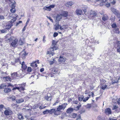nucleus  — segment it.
<instances>
[{"instance_id":"obj_1","label":"nucleus","mask_w":120,"mask_h":120,"mask_svg":"<svg viewBox=\"0 0 120 120\" xmlns=\"http://www.w3.org/2000/svg\"><path fill=\"white\" fill-rule=\"evenodd\" d=\"M67 105V103H64L62 105H59L57 108L56 110L54 109V114L57 116L60 115L61 112V110L64 109Z\"/></svg>"},{"instance_id":"obj_2","label":"nucleus","mask_w":120,"mask_h":120,"mask_svg":"<svg viewBox=\"0 0 120 120\" xmlns=\"http://www.w3.org/2000/svg\"><path fill=\"white\" fill-rule=\"evenodd\" d=\"M56 44V42L54 41H53L52 43V47L49 49V50L47 51V54L51 55L52 56L55 54L54 52V50L57 49L56 47L55 46Z\"/></svg>"},{"instance_id":"obj_3","label":"nucleus","mask_w":120,"mask_h":120,"mask_svg":"<svg viewBox=\"0 0 120 120\" xmlns=\"http://www.w3.org/2000/svg\"><path fill=\"white\" fill-rule=\"evenodd\" d=\"M5 110L4 111V113L6 116L11 115L12 114V112L9 108L4 107Z\"/></svg>"},{"instance_id":"obj_4","label":"nucleus","mask_w":120,"mask_h":120,"mask_svg":"<svg viewBox=\"0 0 120 120\" xmlns=\"http://www.w3.org/2000/svg\"><path fill=\"white\" fill-rule=\"evenodd\" d=\"M55 29L56 30H58L59 29L61 30H63L66 29V28L64 27L63 26H61L60 25H59V22H56L55 25Z\"/></svg>"},{"instance_id":"obj_5","label":"nucleus","mask_w":120,"mask_h":120,"mask_svg":"<svg viewBox=\"0 0 120 120\" xmlns=\"http://www.w3.org/2000/svg\"><path fill=\"white\" fill-rule=\"evenodd\" d=\"M111 10L114 13L117 15L118 17H120V14L118 11L113 8H111Z\"/></svg>"},{"instance_id":"obj_6","label":"nucleus","mask_w":120,"mask_h":120,"mask_svg":"<svg viewBox=\"0 0 120 120\" xmlns=\"http://www.w3.org/2000/svg\"><path fill=\"white\" fill-rule=\"evenodd\" d=\"M54 109H52L50 110L47 109L43 112V113L44 114H48V113L50 114H52L53 113H54Z\"/></svg>"},{"instance_id":"obj_7","label":"nucleus","mask_w":120,"mask_h":120,"mask_svg":"<svg viewBox=\"0 0 120 120\" xmlns=\"http://www.w3.org/2000/svg\"><path fill=\"white\" fill-rule=\"evenodd\" d=\"M18 41L17 39H15L11 43V46L13 47H15L16 46H17Z\"/></svg>"},{"instance_id":"obj_8","label":"nucleus","mask_w":120,"mask_h":120,"mask_svg":"<svg viewBox=\"0 0 120 120\" xmlns=\"http://www.w3.org/2000/svg\"><path fill=\"white\" fill-rule=\"evenodd\" d=\"M105 113L107 115L111 114L112 111L111 109L109 108H106L105 110Z\"/></svg>"},{"instance_id":"obj_9","label":"nucleus","mask_w":120,"mask_h":120,"mask_svg":"<svg viewBox=\"0 0 120 120\" xmlns=\"http://www.w3.org/2000/svg\"><path fill=\"white\" fill-rule=\"evenodd\" d=\"M66 60V59L63 56H60V58L59 59V61L60 63L63 62H64Z\"/></svg>"},{"instance_id":"obj_10","label":"nucleus","mask_w":120,"mask_h":120,"mask_svg":"<svg viewBox=\"0 0 120 120\" xmlns=\"http://www.w3.org/2000/svg\"><path fill=\"white\" fill-rule=\"evenodd\" d=\"M3 80L4 81H11V78L9 76L4 77H3Z\"/></svg>"},{"instance_id":"obj_11","label":"nucleus","mask_w":120,"mask_h":120,"mask_svg":"<svg viewBox=\"0 0 120 120\" xmlns=\"http://www.w3.org/2000/svg\"><path fill=\"white\" fill-rule=\"evenodd\" d=\"M74 4L73 2L71 1L68 2L65 4V5L67 7H69L71 6Z\"/></svg>"},{"instance_id":"obj_12","label":"nucleus","mask_w":120,"mask_h":120,"mask_svg":"<svg viewBox=\"0 0 120 120\" xmlns=\"http://www.w3.org/2000/svg\"><path fill=\"white\" fill-rule=\"evenodd\" d=\"M75 12L77 15H81L82 14V11L81 9H78L76 10Z\"/></svg>"},{"instance_id":"obj_13","label":"nucleus","mask_w":120,"mask_h":120,"mask_svg":"<svg viewBox=\"0 0 120 120\" xmlns=\"http://www.w3.org/2000/svg\"><path fill=\"white\" fill-rule=\"evenodd\" d=\"M62 15L57 14L56 16V19L57 21H59L62 18Z\"/></svg>"},{"instance_id":"obj_14","label":"nucleus","mask_w":120,"mask_h":120,"mask_svg":"<svg viewBox=\"0 0 120 120\" xmlns=\"http://www.w3.org/2000/svg\"><path fill=\"white\" fill-rule=\"evenodd\" d=\"M24 100L23 98H21L16 99V101L17 103H20L24 101Z\"/></svg>"},{"instance_id":"obj_15","label":"nucleus","mask_w":120,"mask_h":120,"mask_svg":"<svg viewBox=\"0 0 120 120\" xmlns=\"http://www.w3.org/2000/svg\"><path fill=\"white\" fill-rule=\"evenodd\" d=\"M90 14L92 16H95L97 15V13L96 12L92 10H91L90 11Z\"/></svg>"},{"instance_id":"obj_16","label":"nucleus","mask_w":120,"mask_h":120,"mask_svg":"<svg viewBox=\"0 0 120 120\" xmlns=\"http://www.w3.org/2000/svg\"><path fill=\"white\" fill-rule=\"evenodd\" d=\"M11 91V90L10 88H6L4 90V92L6 93H8Z\"/></svg>"},{"instance_id":"obj_17","label":"nucleus","mask_w":120,"mask_h":120,"mask_svg":"<svg viewBox=\"0 0 120 120\" xmlns=\"http://www.w3.org/2000/svg\"><path fill=\"white\" fill-rule=\"evenodd\" d=\"M68 12L67 11H63L62 12V13L61 14L62 16V15L63 16L67 17L68 15Z\"/></svg>"},{"instance_id":"obj_18","label":"nucleus","mask_w":120,"mask_h":120,"mask_svg":"<svg viewBox=\"0 0 120 120\" xmlns=\"http://www.w3.org/2000/svg\"><path fill=\"white\" fill-rule=\"evenodd\" d=\"M22 65V68L24 69H26L27 68V66L25 64V62L23 61L21 64Z\"/></svg>"},{"instance_id":"obj_19","label":"nucleus","mask_w":120,"mask_h":120,"mask_svg":"<svg viewBox=\"0 0 120 120\" xmlns=\"http://www.w3.org/2000/svg\"><path fill=\"white\" fill-rule=\"evenodd\" d=\"M113 31L115 33L118 34H119L120 33V31L119 30V29L117 27L114 29Z\"/></svg>"},{"instance_id":"obj_20","label":"nucleus","mask_w":120,"mask_h":120,"mask_svg":"<svg viewBox=\"0 0 120 120\" xmlns=\"http://www.w3.org/2000/svg\"><path fill=\"white\" fill-rule=\"evenodd\" d=\"M43 9L44 10H46L48 11H50L51 9H50L49 6L48 7H44L43 8Z\"/></svg>"},{"instance_id":"obj_21","label":"nucleus","mask_w":120,"mask_h":120,"mask_svg":"<svg viewBox=\"0 0 120 120\" xmlns=\"http://www.w3.org/2000/svg\"><path fill=\"white\" fill-rule=\"evenodd\" d=\"M73 110V109L72 108H69L66 111V112L68 113H70L72 112Z\"/></svg>"},{"instance_id":"obj_22","label":"nucleus","mask_w":120,"mask_h":120,"mask_svg":"<svg viewBox=\"0 0 120 120\" xmlns=\"http://www.w3.org/2000/svg\"><path fill=\"white\" fill-rule=\"evenodd\" d=\"M22 57L23 59L25 58L26 57V56L27 55L28 53H26L25 52L23 51L22 52Z\"/></svg>"},{"instance_id":"obj_23","label":"nucleus","mask_w":120,"mask_h":120,"mask_svg":"<svg viewBox=\"0 0 120 120\" xmlns=\"http://www.w3.org/2000/svg\"><path fill=\"white\" fill-rule=\"evenodd\" d=\"M17 76V74L16 73H14L11 74V76L13 78V79H14Z\"/></svg>"},{"instance_id":"obj_24","label":"nucleus","mask_w":120,"mask_h":120,"mask_svg":"<svg viewBox=\"0 0 120 120\" xmlns=\"http://www.w3.org/2000/svg\"><path fill=\"white\" fill-rule=\"evenodd\" d=\"M108 19V16L106 15H104L102 18V19L103 20L105 21L107 20Z\"/></svg>"},{"instance_id":"obj_25","label":"nucleus","mask_w":120,"mask_h":120,"mask_svg":"<svg viewBox=\"0 0 120 120\" xmlns=\"http://www.w3.org/2000/svg\"><path fill=\"white\" fill-rule=\"evenodd\" d=\"M18 118L20 120H23V117L22 115L21 114H19L18 115Z\"/></svg>"},{"instance_id":"obj_26","label":"nucleus","mask_w":120,"mask_h":120,"mask_svg":"<svg viewBox=\"0 0 120 120\" xmlns=\"http://www.w3.org/2000/svg\"><path fill=\"white\" fill-rule=\"evenodd\" d=\"M14 6H13V7L12 8L10 9V11L12 13H14L15 12V9Z\"/></svg>"},{"instance_id":"obj_27","label":"nucleus","mask_w":120,"mask_h":120,"mask_svg":"<svg viewBox=\"0 0 120 120\" xmlns=\"http://www.w3.org/2000/svg\"><path fill=\"white\" fill-rule=\"evenodd\" d=\"M84 98V96L82 95H81L79 97L78 100L80 101H82Z\"/></svg>"},{"instance_id":"obj_28","label":"nucleus","mask_w":120,"mask_h":120,"mask_svg":"<svg viewBox=\"0 0 120 120\" xmlns=\"http://www.w3.org/2000/svg\"><path fill=\"white\" fill-rule=\"evenodd\" d=\"M31 66L32 67L35 66L36 67H37V65L36 64L35 62H34V63H32L31 64Z\"/></svg>"},{"instance_id":"obj_29","label":"nucleus","mask_w":120,"mask_h":120,"mask_svg":"<svg viewBox=\"0 0 120 120\" xmlns=\"http://www.w3.org/2000/svg\"><path fill=\"white\" fill-rule=\"evenodd\" d=\"M11 25H8L6 26L5 27V29L7 30H8L9 29L11 28Z\"/></svg>"},{"instance_id":"obj_30","label":"nucleus","mask_w":120,"mask_h":120,"mask_svg":"<svg viewBox=\"0 0 120 120\" xmlns=\"http://www.w3.org/2000/svg\"><path fill=\"white\" fill-rule=\"evenodd\" d=\"M19 88H20V90H19L20 92H21L22 90L23 91L25 90V87L23 86H19Z\"/></svg>"},{"instance_id":"obj_31","label":"nucleus","mask_w":120,"mask_h":120,"mask_svg":"<svg viewBox=\"0 0 120 120\" xmlns=\"http://www.w3.org/2000/svg\"><path fill=\"white\" fill-rule=\"evenodd\" d=\"M91 106V104H88L86 105L85 106L86 108L87 109H90V108Z\"/></svg>"},{"instance_id":"obj_32","label":"nucleus","mask_w":120,"mask_h":120,"mask_svg":"<svg viewBox=\"0 0 120 120\" xmlns=\"http://www.w3.org/2000/svg\"><path fill=\"white\" fill-rule=\"evenodd\" d=\"M107 86L106 85H105L103 86H102V85H101V87L102 89L104 90L106 88Z\"/></svg>"},{"instance_id":"obj_33","label":"nucleus","mask_w":120,"mask_h":120,"mask_svg":"<svg viewBox=\"0 0 120 120\" xmlns=\"http://www.w3.org/2000/svg\"><path fill=\"white\" fill-rule=\"evenodd\" d=\"M112 27L114 29L117 27L116 24L115 23H113L111 25Z\"/></svg>"},{"instance_id":"obj_34","label":"nucleus","mask_w":120,"mask_h":120,"mask_svg":"<svg viewBox=\"0 0 120 120\" xmlns=\"http://www.w3.org/2000/svg\"><path fill=\"white\" fill-rule=\"evenodd\" d=\"M23 44V43L21 39H20L19 41V45H22Z\"/></svg>"},{"instance_id":"obj_35","label":"nucleus","mask_w":120,"mask_h":120,"mask_svg":"<svg viewBox=\"0 0 120 120\" xmlns=\"http://www.w3.org/2000/svg\"><path fill=\"white\" fill-rule=\"evenodd\" d=\"M101 83L100 84L101 85H102L104 83H105L106 81L104 79H101L100 80Z\"/></svg>"},{"instance_id":"obj_36","label":"nucleus","mask_w":120,"mask_h":120,"mask_svg":"<svg viewBox=\"0 0 120 120\" xmlns=\"http://www.w3.org/2000/svg\"><path fill=\"white\" fill-rule=\"evenodd\" d=\"M56 61L55 60V59L53 58V60L52 61H50L49 62V64L50 65L54 63Z\"/></svg>"},{"instance_id":"obj_37","label":"nucleus","mask_w":120,"mask_h":120,"mask_svg":"<svg viewBox=\"0 0 120 120\" xmlns=\"http://www.w3.org/2000/svg\"><path fill=\"white\" fill-rule=\"evenodd\" d=\"M17 16H16V17L14 18L13 19H12L11 20V23H13V22H14L16 20V18L17 17Z\"/></svg>"},{"instance_id":"obj_38","label":"nucleus","mask_w":120,"mask_h":120,"mask_svg":"<svg viewBox=\"0 0 120 120\" xmlns=\"http://www.w3.org/2000/svg\"><path fill=\"white\" fill-rule=\"evenodd\" d=\"M6 85L4 84H2L0 86V88L3 89L5 87H6Z\"/></svg>"},{"instance_id":"obj_39","label":"nucleus","mask_w":120,"mask_h":120,"mask_svg":"<svg viewBox=\"0 0 120 120\" xmlns=\"http://www.w3.org/2000/svg\"><path fill=\"white\" fill-rule=\"evenodd\" d=\"M45 99L48 101H50L51 99V97L47 96L45 97Z\"/></svg>"},{"instance_id":"obj_40","label":"nucleus","mask_w":120,"mask_h":120,"mask_svg":"<svg viewBox=\"0 0 120 120\" xmlns=\"http://www.w3.org/2000/svg\"><path fill=\"white\" fill-rule=\"evenodd\" d=\"M89 97H86L83 100V102H86V101L87 100H88L89 99Z\"/></svg>"},{"instance_id":"obj_41","label":"nucleus","mask_w":120,"mask_h":120,"mask_svg":"<svg viewBox=\"0 0 120 120\" xmlns=\"http://www.w3.org/2000/svg\"><path fill=\"white\" fill-rule=\"evenodd\" d=\"M1 32L2 33H4L7 32V30L5 29L4 30H0Z\"/></svg>"},{"instance_id":"obj_42","label":"nucleus","mask_w":120,"mask_h":120,"mask_svg":"<svg viewBox=\"0 0 120 120\" xmlns=\"http://www.w3.org/2000/svg\"><path fill=\"white\" fill-rule=\"evenodd\" d=\"M77 116V114L75 113H73L72 115V117L73 118H75Z\"/></svg>"},{"instance_id":"obj_43","label":"nucleus","mask_w":120,"mask_h":120,"mask_svg":"<svg viewBox=\"0 0 120 120\" xmlns=\"http://www.w3.org/2000/svg\"><path fill=\"white\" fill-rule=\"evenodd\" d=\"M50 9L54 8L55 6V4H52L49 6Z\"/></svg>"},{"instance_id":"obj_44","label":"nucleus","mask_w":120,"mask_h":120,"mask_svg":"<svg viewBox=\"0 0 120 120\" xmlns=\"http://www.w3.org/2000/svg\"><path fill=\"white\" fill-rule=\"evenodd\" d=\"M47 17V18L48 19H49L52 22H53V21L52 20V19H51V18L50 16H46Z\"/></svg>"},{"instance_id":"obj_45","label":"nucleus","mask_w":120,"mask_h":120,"mask_svg":"<svg viewBox=\"0 0 120 120\" xmlns=\"http://www.w3.org/2000/svg\"><path fill=\"white\" fill-rule=\"evenodd\" d=\"M4 107V106L2 104L0 105V110H1Z\"/></svg>"},{"instance_id":"obj_46","label":"nucleus","mask_w":120,"mask_h":120,"mask_svg":"<svg viewBox=\"0 0 120 120\" xmlns=\"http://www.w3.org/2000/svg\"><path fill=\"white\" fill-rule=\"evenodd\" d=\"M116 120V118L114 117L110 118L109 119V120Z\"/></svg>"},{"instance_id":"obj_47","label":"nucleus","mask_w":120,"mask_h":120,"mask_svg":"<svg viewBox=\"0 0 120 120\" xmlns=\"http://www.w3.org/2000/svg\"><path fill=\"white\" fill-rule=\"evenodd\" d=\"M58 33H56V32L54 33L53 35L54 37H56V36H57L58 35Z\"/></svg>"},{"instance_id":"obj_48","label":"nucleus","mask_w":120,"mask_h":120,"mask_svg":"<svg viewBox=\"0 0 120 120\" xmlns=\"http://www.w3.org/2000/svg\"><path fill=\"white\" fill-rule=\"evenodd\" d=\"M15 1H14L13 3L11 5V8H12V7H13V6H14L15 8Z\"/></svg>"},{"instance_id":"obj_49","label":"nucleus","mask_w":120,"mask_h":120,"mask_svg":"<svg viewBox=\"0 0 120 120\" xmlns=\"http://www.w3.org/2000/svg\"><path fill=\"white\" fill-rule=\"evenodd\" d=\"M4 19V17L2 15H0V19L1 20Z\"/></svg>"},{"instance_id":"obj_50","label":"nucleus","mask_w":120,"mask_h":120,"mask_svg":"<svg viewBox=\"0 0 120 120\" xmlns=\"http://www.w3.org/2000/svg\"><path fill=\"white\" fill-rule=\"evenodd\" d=\"M117 45L118 47L120 48V42L118 41L117 43Z\"/></svg>"},{"instance_id":"obj_51","label":"nucleus","mask_w":120,"mask_h":120,"mask_svg":"<svg viewBox=\"0 0 120 120\" xmlns=\"http://www.w3.org/2000/svg\"><path fill=\"white\" fill-rule=\"evenodd\" d=\"M59 102V101L58 100H57L55 102L53 105V106H55L56 105L58 102Z\"/></svg>"},{"instance_id":"obj_52","label":"nucleus","mask_w":120,"mask_h":120,"mask_svg":"<svg viewBox=\"0 0 120 120\" xmlns=\"http://www.w3.org/2000/svg\"><path fill=\"white\" fill-rule=\"evenodd\" d=\"M25 83H23L21 84H19V85L20 86H23L24 87H25Z\"/></svg>"},{"instance_id":"obj_53","label":"nucleus","mask_w":120,"mask_h":120,"mask_svg":"<svg viewBox=\"0 0 120 120\" xmlns=\"http://www.w3.org/2000/svg\"><path fill=\"white\" fill-rule=\"evenodd\" d=\"M107 4H106V7H109L110 5V4L109 3H108V2H106Z\"/></svg>"},{"instance_id":"obj_54","label":"nucleus","mask_w":120,"mask_h":120,"mask_svg":"<svg viewBox=\"0 0 120 120\" xmlns=\"http://www.w3.org/2000/svg\"><path fill=\"white\" fill-rule=\"evenodd\" d=\"M27 71L28 72H30L31 71V69L30 67H28L27 69Z\"/></svg>"},{"instance_id":"obj_55","label":"nucleus","mask_w":120,"mask_h":120,"mask_svg":"<svg viewBox=\"0 0 120 120\" xmlns=\"http://www.w3.org/2000/svg\"><path fill=\"white\" fill-rule=\"evenodd\" d=\"M45 107V106H41L39 107V108L40 109H44Z\"/></svg>"},{"instance_id":"obj_56","label":"nucleus","mask_w":120,"mask_h":120,"mask_svg":"<svg viewBox=\"0 0 120 120\" xmlns=\"http://www.w3.org/2000/svg\"><path fill=\"white\" fill-rule=\"evenodd\" d=\"M81 106V105H80L79 106H77L76 108V110H78L79 109V108Z\"/></svg>"},{"instance_id":"obj_57","label":"nucleus","mask_w":120,"mask_h":120,"mask_svg":"<svg viewBox=\"0 0 120 120\" xmlns=\"http://www.w3.org/2000/svg\"><path fill=\"white\" fill-rule=\"evenodd\" d=\"M116 50L117 52L120 53V48L117 47Z\"/></svg>"},{"instance_id":"obj_58","label":"nucleus","mask_w":120,"mask_h":120,"mask_svg":"<svg viewBox=\"0 0 120 120\" xmlns=\"http://www.w3.org/2000/svg\"><path fill=\"white\" fill-rule=\"evenodd\" d=\"M46 37L45 36H44L43 37V41L44 43H45L46 42V40H45V38Z\"/></svg>"},{"instance_id":"obj_59","label":"nucleus","mask_w":120,"mask_h":120,"mask_svg":"<svg viewBox=\"0 0 120 120\" xmlns=\"http://www.w3.org/2000/svg\"><path fill=\"white\" fill-rule=\"evenodd\" d=\"M12 37H11L10 38H8L7 39V38L6 39V40H7V41H9L12 40Z\"/></svg>"},{"instance_id":"obj_60","label":"nucleus","mask_w":120,"mask_h":120,"mask_svg":"<svg viewBox=\"0 0 120 120\" xmlns=\"http://www.w3.org/2000/svg\"><path fill=\"white\" fill-rule=\"evenodd\" d=\"M102 2L106 3L107 2V0H100Z\"/></svg>"},{"instance_id":"obj_61","label":"nucleus","mask_w":120,"mask_h":120,"mask_svg":"<svg viewBox=\"0 0 120 120\" xmlns=\"http://www.w3.org/2000/svg\"><path fill=\"white\" fill-rule=\"evenodd\" d=\"M77 120H82L81 118L80 115H79V118L77 119Z\"/></svg>"},{"instance_id":"obj_62","label":"nucleus","mask_w":120,"mask_h":120,"mask_svg":"<svg viewBox=\"0 0 120 120\" xmlns=\"http://www.w3.org/2000/svg\"><path fill=\"white\" fill-rule=\"evenodd\" d=\"M58 73L57 70H55L53 71V73L54 74H56Z\"/></svg>"},{"instance_id":"obj_63","label":"nucleus","mask_w":120,"mask_h":120,"mask_svg":"<svg viewBox=\"0 0 120 120\" xmlns=\"http://www.w3.org/2000/svg\"><path fill=\"white\" fill-rule=\"evenodd\" d=\"M116 3V1L115 0L113 1L111 3L112 4H114Z\"/></svg>"},{"instance_id":"obj_64","label":"nucleus","mask_w":120,"mask_h":120,"mask_svg":"<svg viewBox=\"0 0 120 120\" xmlns=\"http://www.w3.org/2000/svg\"><path fill=\"white\" fill-rule=\"evenodd\" d=\"M11 98H12V100L13 101L15 100V98L14 96H12L11 97Z\"/></svg>"}]
</instances>
